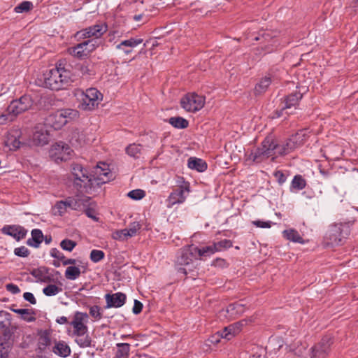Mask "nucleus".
<instances>
[{"instance_id":"obj_42","label":"nucleus","mask_w":358,"mask_h":358,"mask_svg":"<svg viewBox=\"0 0 358 358\" xmlns=\"http://www.w3.org/2000/svg\"><path fill=\"white\" fill-rule=\"evenodd\" d=\"M95 173L99 175V176L108 177V175H111L108 165L103 162H100L96 165Z\"/></svg>"},{"instance_id":"obj_24","label":"nucleus","mask_w":358,"mask_h":358,"mask_svg":"<svg viewBox=\"0 0 358 358\" xmlns=\"http://www.w3.org/2000/svg\"><path fill=\"white\" fill-rule=\"evenodd\" d=\"M31 237L27 241L29 246L38 248L43 241L44 236L42 231L39 229H34L31 231Z\"/></svg>"},{"instance_id":"obj_48","label":"nucleus","mask_w":358,"mask_h":358,"mask_svg":"<svg viewBox=\"0 0 358 358\" xmlns=\"http://www.w3.org/2000/svg\"><path fill=\"white\" fill-rule=\"evenodd\" d=\"M76 245L77 243L76 241L68 238L64 239L60 243V247L62 249L68 252H71Z\"/></svg>"},{"instance_id":"obj_50","label":"nucleus","mask_w":358,"mask_h":358,"mask_svg":"<svg viewBox=\"0 0 358 358\" xmlns=\"http://www.w3.org/2000/svg\"><path fill=\"white\" fill-rule=\"evenodd\" d=\"M141 229V224L138 222L131 223L128 228H126V233L127 236L132 237L135 236L137 231Z\"/></svg>"},{"instance_id":"obj_5","label":"nucleus","mask_w":358,"mask_h":358,"mask_svg":"<svg viewBox=\"0 0 358 358\" xmlns=\"http://www.w3.org/2000/svg\"><path fill=\"white\" fill-rule=\"evenodd\" d=\"M33 103L31 96L24 94L19 99L13 100L7 107V111L15 118L18 115L29 110Z\"/></svg>"},{"instance_id":"obj_53","label":"nucleus","mask_w":358,"mask_h":358,"mask_svg":"<svg viewBox=\"0 0 358 358\" xmlns=\"http://www.w3.org/2000/svg\"><path fill=\"white\" fill-rule=\"evenodd\" d=\"M14 254L16 256H18L20 257H27L29 255L30 252L25 246H20V247L15 248Z\"/></svg>"},{"instance_id":"obj_14","label":"nucleus","mask_w":358,"mask_h":358,"mask_svg":"<svg viewBox=\"0 0 358 358\" xmlns=\"http://www.w3.org/2000/svg\"><path fill=\"white\" fill-rule=\"evenodd\" d=\"M1 231L3 234L13 237L16 241L24 239L28 232L24 227L18 224L5 225Z\"/></svg>"},{"instance_id":"obj_34","label":"nucleus","mask_w":358,"mask_h":358,"mask_svg":"<svg viewBox=\"0 0 358 358\" xmlns=\"http://www.w3.org/2000/svg\"><path fill=\"white\" fill-rule=\"evenodd\" d=\"M168 122L176 129H185L189 126V122L182 117H172Z\"/></svg>"},{"instance_id":"obj_62","label":"nucleus","mask_w":358,"mask_h":358,"mask_svg":"<svg viewBox=\"0 0 358 358\" xmlns=\"http://www.w3.org/2000/svg\"><path fill=\"white\" fill-rule=\"evenodd\" d=\"M143 309V304L138 300H134V304L133 307V313L136 315L139 314Z\"/></svg>"},{"instance_id":"obj_63","label":"nucleus","mask_w":358,"mask_h":358,"mask_svg":"<svg viewBox=\"0 0 358 358\" xmlns=\"http://www.w3.org/2000/svg\"><path fill=\"white\" fill-rule=\"evenodd\" d=\"M226 264V262L224 259L217 258L213 262V265L215 266H224Z\"/></svg>"},{"instance_id":"obj_6","label":"nucleus","mask_w":358,"mask_h":358,"mask_svg":"<svg viewBox=\"0 0 358 358\" xmlns=\"http://www.w3.org/2000/svg\"><path fill=\"white\" fill-rule=\"evenodd\" d=\"M351 222L336 223L331 226L329 231V240L332 243L339 244L346 238L351 231Z\"/></svg>"},{"instance_id":"obj_56","label":"nucleus","mask_w":358,"mask_h":358,"mask_svg":"<svg viewBox=\"0 0 358 358\" xmlns=\"http://www.w3.org/2000/svg\"><path fill=\"white\" fill-rule=\"evenodd\" d=\"M45 269V268L44 267L43 268H38L34 269L31 272V274L35 278H36V279H38L39 280L43 281V278H44V270Z\"/></svg>"},{"instance_id":"obj_4","label":"nucleus","mask_w":358,"mask_h":358,"mask_svg":"<svg viewBox=\"0 0 358 358\" xmlns=\"http://www.w3.org/2000/svg\"><path fill=\"white\" fill-rule=\"evenodd\" d=\"M205 104V97L196 93H188L180 99L181 107L187 112L196 113Z\"/></svg>"},{"instance_id":"obj_36","label":"nucleus","mask_w":358,"mask_h":358,"mask_svg":"<svg viewBox=\"0 0 358 358\" xmlns=\"http://www.w3.org/2000/svg\"><path fill=\"white\" fill-rule=\"evenodd\" d=\"M197 257L199 258L201 257H206L210 256L215 252H217L216 246H215L214 243L211 245L203 247L201 248H199L196 246L195 250Z\"/></svg>"},{"instance_id":"obj_31","label":"nucleus","mask_w":358,"mask_h":358,"mask_svg":"<svg viewBox=\"0 0 358 358\" xmlns=\"http://www.w3.org/2000/svg\"><path fill=\"white\" fill-rule=\"evenodd\" d=\"M283 236L290 241L294 242V243H303V239L299 234V233L294 229H289L284 230L283 232Z\"/></svg>"},{"instance_id":"obj_2","label":"nucleus","mask_w":358,"mask_h":358,"mask_svg":"<svg viewBox=\"0 0 358 358\" xmlns=\"http://www.w3.org/2000/svg\"><path fill=\"white\" fill-rule=\"evenodd\" d=\"M76 96L79 101V108L83 110H92L102 101V94L96 88H89L85 91L78 90Z\"/></svg>"},{"instance_id":"obj_13","label":"nucleus","mask_w":358,"mask_h":358,"mask_svg":"<svg viewBox=\"0 0 358 358\" xmlns=\"http://www.w3.org/2000/svg\"><path fill=\"white\" fill-rule=\"evenodd\" d=\"M331 344L330 338H323L320 343L314 345L310 349L311 358H324L329 351Z\"/></svg>"},{"instance_id":"obj_21","label":"nucleus","mask_w":358,"mask_h":358,"mask_svg":"<svg viewBox=\"0 0 358 358\" xmlns=\"http://www.w3.org/2000/svg\"><path fill=\"white\" fill-rule=\"evenodd\" d=\"M302 97V93L298 91L288 94L285 97V108L287 110L292 108H294L295 110L297 109Z\"/></svg>"},{"instance_id":"obj_39","label":"nucleus","mask_w":358,"mask_h":358,"mask_svg":"<svg viewBox=\"0 0 358 358\" xmlns=\"http://www.w3.org/2000/svg\"><path fill=\"white\" fill-rule=\"evenodd\" d=\"M250 158L256 163H260L267 159L262 146L258 148L255 152H252L250 155Z\"/></svg>"},{"instance_id":"obj_33","label":"nucleus","mask_w":358,"mask_h":358,"mask_svg":"<svg viewBox=\"0 0 358 358\" xmlns=\"http://www.w3.org/2000/svg\"><path fill=\"white\" fill-rule=\"evenodd\" d=\"M143 150V145L141 144L132 143L126 148V152L130 157L138 159L140 157Z\"/></svg>"},{"instance_id":"obj_44","label":"nucleus","mask_w":358,"mask_h":358,"mask_svg":"<svg viewBox=\"0 0 358 358\" xmlns=\"http://www.w3.org/2000/svg\"><path fill=\"white\" fill-rule=\"evenodd\" d=\"M54 210L55 215L63 216L68 210L65 200L57 201L54 206Z\"/></svg>"},{"instance_id":"obj_41","label":"nucleus","mask_w":358,"mask_h":358,"mask_svg":"<svg viewBox=\"0 0 358 358\" xmlns=\"http://www.w3.org/2000/svg\"><path fill=\"white\" fill-rule=\"evenodd\" d=\"M33 3L29 1H24L21 2L14 8V11L17 13L29 12L33 8Z\"/></svg>"},{"instance_id":"obj_11","label":"nucleus","mask_w":358,"mask_h":358,"mask_svg":"<svg viewBox=\"0 0 358 358\" xmlns=\"http://www.w3.org/2000/svg\"><path fill=\"white\" fill-rule=\"evenodd\" d=\"M108 31V25L105 22L96 24L77 32V35L84 38L94 37V39L101 38Z\"/></svg>"},{"instance_id":"obj_58","label":"nucleus","mask_w":358,"mask_h":358,"mask_svg":"<svg viewBox=\"0 0 358 358\" xmlns=\"http://www.w3.org/2000/svg\"><path fill=\"white\" fill-rule=\"evenodd\" d=\"M50 253L51 257L57 259L62 262H63V260L65 259L64 255L57 248H52L50 250Z\"/></svg>"},{"instance_id":"obj_19","label":"nucleus","mask_w":358,"mask_h":358,"mask_svg":"<svg viewBox=\"0 0 358 358\" xmlns=\"http://www.w3.org/2000/svg\"><path fill=\"white\" fill-rule=\"evenodd\" d=\"M242 326L243 324L241 322L230 324L220 332H218L217 337H222L229 341L241 331Z\"/></svg>"},{"instance_id":"obj_55","label":"nucleus","mask_w":358,"mask_h":358,"mask_svg":"<svg viewBox=\"0 0 358 358\" xmlns=\"http://www.w3.org/2000/svg\"><path fill=\"white\" fill-rule=\"evenodd\" d=\"M252 224L259 228H271L274 224L271 221H262L259 220L252 221Z\"/></svg>"},{"instance_id":"obj_43","label":"nucleus","mask_w":358,"mask_h":358,"mask_svg":"<svg viewBox=\"0 0 358 358\" xmlns=\"http://www.w3.org/2000/svg\"><path fill=\"white\" fill-rule=\"evenodd\" d=\"M62 288L59 287L58 286L50 284L43 289V293L48 296H55L62 292Z\"/></svg>"},{"instance_id":"obj_8","label":"nucleus","mask_w":358,"mask_h":358,"mask_svg":"<svg viewBox=\"0 0 358 358\" xmlns=\"http://www.w3.org/2000/svg\"><path fill=\"white\" fill-rule=\"evenodd\" d=\"M73 150L64 142L56 143L50 150V157L56 162L67 161L70 159Z\"/></svg>"},{"instance_id":"obj_25","label":"nucleus","mask_w":358,"mask_h":358,"mask_svg":"<svg viewBox=\"0 0 358 358\" xmlns=\"http://www.w3.org/2000/svg\"><path fill=\"white\" fill-rule=\"evenodd\" d=\"M244 312V307L238 303L229 304L226 309L229 320H234L239 317Z\"/></svg>"},{"instance_id":"obj_17","label":"nucleus","mask_w":358,"mask_h":358,"mask_svg":"<svg viewBox=\"0 0 358 358\" xmlns=\"http://www.w3.org/2000/svg\"><path fill=\"white\" fill-rule=\"evenodd\" d=\"M104 298L106 302V308H120L126 303L127 300L126 294L122 292L106 294Z\"/></svg>"},{"instance_id":"obj_12","label":"nucleus","mask_w":358,"mask_h":358,"mask_svg":"<svg viewBox=\"0 0 358 358\" xmlns=\"http://www.w3.org/2000/svg\"><path fill=\"white\" fill-rule=\"evenodd\" d=\"M76 113V111L73 110H64L57 111L56 113L49 115L48 118V124L55 129H60L68 122V116L71 113Z\"/></svg>"},{"instance_id":"obj_47","label":"nucleus","mask_w":358,"mask_h":358,"mask_svg":"<svg viewBox=\"0 0 358 358\" xmlns=\"http://www.w3.org/2000/svg\"><path fill=\"white\" fill-rule=\"evenodd\" d=\"M90 259L94 263H98L105 257V253L100 250H92L90 252Z\"/></svg>"},{"instance_id":"obj_10","label":"nucleus","mask_w":358,"mask_h":358,"mask_svg":"<svg viewBox=\"0 0 358 358\" xmlns=\"http://www.w3.org/2000/svg\"><path fill=\"white\" fill-rule=\"evenodd\" d=\"M189 192V183L182 182L177 189H174L169 196L166 202L167 207L172 208L176 204L182 203L186 199L185 194Z\"/></svg>"},{"instance_id":"obj_35","label":"nucleus","mask_w":358,"mask_h":358,"mask_svg":"<svg viewBox=\"0 0 358 358\" xmlns=\"http://www.w3.org/2000/svg\"><path fill=\"white\" fill-rule=\"evenodd\" d=\"M143 40L142 38H130L129 39L124 40L116 45V49H123V48H135L139 44L142 43Z\"/></svg>"},{"instance_id":"obj_61","label":"nucleus","mask_w":358,"mask_h":358,"mask_svg":"<svg viewBox=\"0 0 358 358\" xmlns=\"http://www.w3.org/2000/svg\"><path fill=\"white\" fill-rule=\"evenodd\" d=\"M23 298L27 301H29L31 304L34 305L36 303V299L34 294L31 292H24L23 294Z\"/></svg>"},{"instance_id":"obj_26","label":"nucleus","mask_w":358,"mask_h":358,"mask_svg":"<svg viewBox=\"0 0 358 358\" xmlns=\"http://www.w3.org/2000/svg\"><path fill=\"white\" fill-rule=\"evenodd\" d=\"M272 83L271 77L266 76L260 79L255 85L254 93L255 95H261L266 92Z\"/></svg>"},{"instance_id":"obj_54","label":"nucleus","mask_w":358,"mask_h":358,"mask_svg":"<svg viewBox=\"0 0 358 358\" xmlns=\"http://www.w3.org/2000/svg\"><path fill=\"white\" fill-rule=\"evenodd\" d=\"M273 176L279 185H282L287 180V176L282 171H275Z\"/></svg>"},{"instance_id":"obj_51","label":"nucleus","mask_w":358,"mask_h":358,"mask_svg":"<svg viewBox=\"0 0 358 358\" xmlns=\"http://www.w3.org/2000/svg\"><path fill=\"white\" fill-rule=\"evenodd\" d=\"M21 142L19 139L14 136H10L6 141V145L10 148V150H17L20 147Z\"/></svg>"},{"instance_id":"obj_49","label":"nucleus","mask_w":358,"mask_h":358,"mask_svg":"<svg viewBox=\"0 0 358 358\" xmlns=\"http://www.w3.org/2000/svg\"><path fill=\"white\" fill-rule=\"evenodd\" d=\"M85 45L87 55L94 51L98 46L99 44L96 39H89L82 43Z\"/></svg>"},{"instance_id":"obj_3","label":"nucleus","mask_w":358,"mask_h":358,"mask_svg":"<svg viewBox=\"0 0 358 358\" xmlns=\"http://www.w3.org/2000/svg\"><path fill=\"white\" fill-rule=\"evenodd\" d=\"M196 246L192 245L182 248L179 255L177 257L176 264L179 266L178 272L186 275L187 274V269L182 266H190L194 261L199 259L197 254L195 251Z\"/></svg>"},{"instance_id":"obj_28","label":"nucleus","mask_w":358,"mask_h":358,"mask_svg":"<svg viewBox=\"0 0 358 358\" xmlns=\"http://www.w3.org/2000/svg\"><path fill=\"white\" fill-rule=\"evenodd\" d=\"M52 352L60 357H66L71 354V349L64 341H59L55 343Z\"/></svg>"},{"instance_id":"obj_1","label":"nucleus","mask_w":358,"mask_h":358,"mask_svg":"<svg viewBox=\"0 0 358 358\" xmlns=\"http://www.w3.org/2000/svg\"><path fill=\"white\" fill-rule=\"evenodd\" d=\"M73 81L72 73L60 62L44 74V86L52 90L66 89Z\"/></svg>"},{"instance_id":"obj_7","label":"nucleus","mask_w":358,"mask_h":358,"mask_svg":"<svg viewBox=\"0 0 358 358\" xmlns=\"http://www.w3.org/2000/svg\"><path fill=\"white\" fill-rule=\"evenodd\" d=\"M88 320L87 313L80 311L75 312L72 320L69 323L72 328V330H69V334L73 336L83 331H88Z\"/></svg>"},{"instance_id":"obj_57","label":"nucleus","mask_w":358,"mask_h":358,"mask_svg":"<svg viewBox=\"0 0 358 358\" xmlns=\"http://www.w3.org/2000/svg\"><path fill=\"white\" fill-rule=\"evenodd\" d=\"M125 231H126V229H124L115 231L113 235V238L115 240H119V241H124V240L127 239L129 238V236H127Z\"/></svg>"},{"instance_id":"obj_64","label":"nucleus","mask_w":358,"mask_h":358,"mask_svg":"<svg viewBox=\"0 0 358 358\" xmlns=\"http://www.w3.org/2000/svg\"><path fill=\"white\" fill-rule=\"evenodd\" d=\"M12 310L14 313L22 315L30 314V310L29 309H12Z\"/></svg>"},{"instance_id":"obj_30","label":"nucleus","mask_w":358,"mask_h":358,"mask_svg":"<svg viewBox=\"0 0 358 358\" xmlns=\"http://www.w3.org/2000/svg\"><path fill=\"white\" fill-rule=\"evenodd\" d=\"M296 148L288 138L287 141L278 143L277 154L284 156L293 152Z\"/></svg>"},{"instance_id":"obj_46","label":"nucleus","mask_w":358,"mask_h":358,"mask_svg":"<svg viewBox=\"0 0 358 358\" xmlns=\"http://www.w3.org/2000/svg\"><path fill=\"white\" fill-rule=\"evenodd\" d=\"M216 246L217 252H220L224 250L230 248L233 245V243L231 240L224 239L218 242L213 243Z\"/></svg>"},{"instance_id":"obj_29","label":"nucleus","mask_w":358,"mask_h":358,"mask_svg":"<svg viewBox=\"0 0 358 358\" xmlns=\"http://www.w3.org/2000/svg\"><path fill=\"white\" fill-rule=\"evenodd\" d=\"M130 344L127 343H118L116 344L117 350L114 358H129Z\"/></svg>"},{"instance_id":"obj_32","label":"nucleus","mask_w":358,"mask_h":358,"mask_svg":"<svg viewBox=\"0 0 358 358\" xmlns=\"http://www.w3.org/2000/svg\"><path fill=\"white\" fill-rule=\"evenodd\" d=\"M33 141L38 145H44L49 142V135L44 131H36L33 135Z\"/></svg>"},{"instance_id":"obj_60","label":"nucleus","mask_w":358,"mask_h":358,"mask_svg":"<svg viewBox=\"0 0 358 358\" xmlns=\"http://www.w3.org/2000/svg\"><path fill=\"white\" fill-rule=\"evenodd\" d=\"M6 287L7 291L13 294H18L20 292L18 286L13 283L7 284Z\"/></svg>"},{"instance_id":"obj_45","label":"nucleus","mask_w":358,"mask_h":358,"mask_svg":"<svg viewBox=\"0 0 358 358\" xmlns=\"http://www.w3.org/2000/svg\"><path fill=\"white\" fill-rule=\"evenodd\" d=\"M89 314L95 321H99L102 318L101 308L97 305L89 308Z\"/></svg>"},{"instance_id":"obj_15","label":"nucleus","mask_w":358,"mask_h":358,"mask_svg":"<svg viewBox=\"0 0 358 358\" xmlns=\"http://www.w3.org/2000/svg\"><path fill=\"white\" fill-rule=\"evenodd\" d=\"M67 209L82 210L90 205V198L87 196H69L65 199Z\"/></svg>"},{"instance_id":"obj_9","label":"nucleus","mask_w":358,"mask_h":358,"mask_svg":"<svg viewBox=\"0 0 358 358\" xmlns=\"http://www.w3.org/2000/svg\"><path fill=\"white\" fill-rule=\"evenodd\" d=\"M51 345L50 333L47 330H41L38 333L37 345L35 349L38 358H45Z\"/></svg>"},{"instance_id":"obj_16","label":"nucleus","mask_w":358,"mask_h":358,"mask_svg":"<svg viewBox=\"0 0 358 358\" xmlns=\"http://www.w3.org/2000/svg\"><path fill=\"white\" fill-rule=\"evenodd\" d=\"M71 172L75 178V183L76 185L82 186L78 182H84L85 181H92V176L80 164H73L71 165Z\"/></svg>"},{"instance_id":"obj_18","label":"nucleus","mask_w":358,"mask_h":358,"mask_svg":"<svg viewBox=\"0 0 358 358\" xmlns=\"http://www.w3.org/2000/svg\"><path fill=\"white\" fill-rule=\"evenodd\" d=\"M262 146L267 159L272 157L273 160L275 157L279 156L278 154H277L278 143L271 138H266L262 143Z\"/></svg>"},{"instance_id":"obj_59","label":"nucleus","mask_w":358,"mask_h":358,"mask_svg":"<svg viewBox=\"0 0 358 358\" xmlns=\"http://www.w3.org/2000/svg\"><path fill=\"white\" fill-rule=\"evenodd\" d=\"M14 119V117H13L11 114L6 110V113L0 115V124H3L7 122H12Z\"/></svg>"},{"instance_id":"obj_37","label":"nucleus","mask_w":358,"mask_h":358,"mask_svg":"<svg viewBox=\"0 0 358 358\" xmlns=\"http://www.w3.org/2000/svg\"><path fill=\"white\" fill-rule=\"evenodd\" d=\"M306 185V180L301 175H296L291 182V190H301Z\"/></svg>"},{"instance_id":"obj_52","label":"nucleus","mask_w":358,"mask_h":358,"mask_svg":"<svg viewBox=\"0 0 358 358\" xmlns=\"http://www.w3.org/2000/svg\"><path fill=\"white\" fill-rule=\"evenodd\" d=\"M127 195L132 199L140 200L145 196V194L143 190L137 189L130 191Z\"/></svg>"},{"instance_id":"obj_23","label":"nucleus","mask_w":358,"mask_h":358,"mask_svg":"<svg viewBox=\"0 0 358 358\" xmlns=\"http://www.w3.org/2000/svg\"><path fill=\"white\" fill-rule=\"evenodd\" d=\"M71 336L75 337L74 341L80 348H86L92 346V340L88 331H83Z\"/></svg>"},{"instance_id":"obj_27","label":"nucleus","mask_w":358,"mask_h":358,"mask_svg":"<svg viewBox=\"0 0 358 358\" xmlns=\"http://www.w3.org/2000/svg\"><path fill=\"white\" fill-rule=\"evenodd\" d=\"M188 167L199 172H203L207 169V164L201 159L190 157L188 159Z\"/></svg>"},{"instance_id":"obj_38","label":"nucleus","mask_w":358,"mask_h":358,"mask_svg":"<svg viewBox=\"0 0 358 358\" xmlns=\"http://www.w3.org/2000/svg\"><path fill=\"white\" fill-rule=\"evenodd\" d=\"M80 273L81 272L78 267L70 266L66 268L64 275L66 279L74 280L80 275Z\"/></svg>"},{"instance_id":"obj_20","label":"nucleus","mask_w":358,"mask_h":358,"mask_svg":"<svg viewBox=\"0 0 358 358\" xmlns=\"http://www.w3.org/2000/svg\"><path fill=\"white\" fill-rule=\"evenodd\" d=\"M76 69L83 78H90L96 73L94 64L90 62H83L76 65Z\"/></svg>"},{"instance_id":"obj_22","label":"nucleus","mask_w":358,"mask_h":358,"mask_svg":"<svg viewBox=\"0 0 358 358\" xmlns=\"http://www.w3.org/2000/svg\"><path fill=\"white\" fill-rule=\"evenodd\" d=\"M308 138V130L301 129L296 134L292 135L289 139L293 144L294 147L296 149L303 145Z\"/></svg>"},{"instance_id":"obj_40","label":"nucleus","mask_w":358,"mask_h":358,"mask_svg":"<svg viewBox=\"0 0 358 358\" xmlns=\"http://www.w3.org/2000/svg\"><path fill=\"white\" fill-rule=\"evenodd\" d=\"M85 45L82 43L77 44L72 48L71 54L80 59H83L87 56Z\"/></svg>"}]
</instances>
